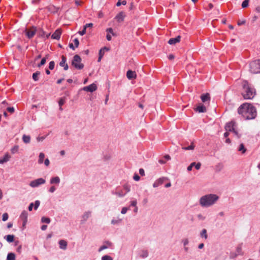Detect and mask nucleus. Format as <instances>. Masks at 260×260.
<instances>
[{
  "label": "nucleus",
  "instance_id": "nucleus-48",
  "mask_svg": "<svg viewBox=\"0 0 260 260\" xmlns=\"http://www.w3.org/2000/svg\"><path fill=\"white\" fill-rule=\"evenodd\" d=\"M104 51H103V49H100V51H99V56H101V57H103V56H104Z\"/></svg>",
  "mask_w": 260,
  "mask_h": 260
},
{
  "label": "nucleus",
  "instance_id": "nucleus-50",
  "mask_svg": "<svg viewBox=\"0 0 260 260\" xmlns=\"http://www.w3.org/2000/svg\"><path fill=\"white\" fill-rule=\"evenodd\" d=\"M44 164L46 166H48L50 164L49 160L48 158H46L44 161Z\"/></svg>",
  "mask_w": 260,
  "mask_h": 260
},
{
  "label": "nucleus",
  "instance_id": "nucleus-43",
  "mask_svg": "<svg viewBox=\"0 0 260 260\" xmlns=\"http://www.w3.org/2000/svg\"><path fill=\"white\" fill-rule=\"evenodd\" d=\"M86 29L84 27L82 31H79V34L81 36H83L86 34Z\"/></svg>",
  "mask_w": 260,
  "mask_h": 260
},
{
  "label": "nucleus",
  "instance_id": "nucleus-46",
  "mask_svg": "<svg viewBox=\"0 0 260 260\" xmlns=\"http://www.w3.org/2000/svg\"><path fill=\"white\" fill-rule=\"evenodd\" d=\"M128 210V208L126 207L122 208L121 213L123 214H125Z\"/></svg>",
  "mask_w": 260,
  "mask_h": 260
},
{
  "label": "nucleus",
  "instance_id": "nucleus-12",
  "mask_svg": "<svg viewBox=\"0 0 260 260\" xmlns=\"http://www.w3.org/2000/svg\"><path fill=\"white\" fill-rule=\"evenodd\" d=\"M61 31L60 29H58L55 31V32L52 35L51 38L58 40L60 38Z\"/></svg>",
  "mask_w": 260,
  "mask_h": 260
},
{
  "label": "nucleus",
  "instance_id": "nucleus-45",
  "mask_svg": "<svg viewBox=\"0 0 260 260\" xmlns=\"http://www.w3.org/2000/svg\"><path fill=\"white\" fill-rule=\"evenodd\" d=\"M133 178L135 181H139L140 179V177L138 174H135Z\"/></svg>",
  "mask_w": 260,
  "mask_h": 260
},
{
  "label": "nucleus",
  "instance_id": "nucleus-15",
  "mask_svg": "<svg viewBox=\"0 0 260 260\" xmlns=\"http://www.w3.org/2000/svg\"><path fill=\"white\" fill-rule=\"evenodd\" d=\"M167 178H165V177H162V178H159L158 179H157V180H156L155 181V182L153 184V186L154 187H158V186H159L160 185L162 184L164 182V181L165 180H167Z\"/></svg>",
  "mask_w": 260,
  "mask_h": 260
},
{
  "label": "nucleus",
  "instance_id": "nucleus-13",
  "mask_svg": "<svg viewBox=\"0 0 260 260\" xmlns=\"http://www.w3.org/2000/svg\"><path fill=\"white\" fill-rule=\"evenodd\" d=\"M126 76L128 79L132 80L136 78L137 74L135 71L128 70L126 73Z\"/></svg>",
  "mask_w": 260,
  "mask_h": 260
},
{
  "label": "nucleus",
  "instance_id": "nucleus-26",
  "mask_svg": "<svg viewBox=\"0 0 260 260\" xmlns=\"http://www.w3.org/2000/svg\"><path fill=\"white\" fill-rule=\"evenodd\" d=\"M22 140L24 143L27 144L30 142V137L29 136L24 135L22 137Z\"/></svg>",
  "mask_w": 260,
  "mask_h": 260
},
{
  "label": "nucleus",
  "instance_id": "nucleus-28",
  "mask_svg": "<svg viewBox=\"0 0 260 260\" xmlns=\"http://www.w3.org/2000/svg\"><path fill=\"white\" fill-rule=\"evenodd\" d=\"M40 75V72L37 71L32 74V79L34 81H37L39 80V76Z\"/></svg>",
  "mask_w": 260,
  "mask_h": 260
},
{
  "label": "nucleus",
  "instance_id": "nucleus-8",
  "mask_svg": "<svg viewBox=\"0 0 260 260\" xmlns=\"http://www.w3.org/2000/svg\"><path fill=\"white\" fill-rule=\"evenodd\" d=\"M28 214L26 211H23L20 216V219L22 221V227L24 228L27 221Z\"/></svg>",
  "mask_w": 260,
  "mask_h": 260
},
{
  "label": "nucleus",
  "instance_id": "nucleus-59",
  "mask_svg": "<svg viewBox=\"0 0 260 260\" xmlns=\"http://www.w3.org/2000/svg\"><path fill=\"white\" fill-rule=\"evenodd\" d=\"M119 221L118 220H114V219H113V220H112L111 221V223H112V224H117V223H119Z\"/></svg>",
  "mask_w": 260,
  "mask_h": 260
},
{
  "label": "nucleus",
  "instance_id": "nucleus-1",
  "mask_svg": "<svg viewBox=\"0 0 260 260\" xmlns=\"http://www.w3.org/2000/svg\"><path fill=\"white\" fill-rule=\"evenodd\" d=\"M238 112L246 120L253 119L257 115L256 110L254 106L247 103L241 105L238 108Z\"/></svg>",
  "mask_w": 260,
  "mask_h": 260
},
{
  "label": "nucleus",
  "instance_id": "nucleus-53",
  "mask_svg": "<svg viewBox=\"0 0 260 260\" xmlns=\"http://www.w3.org/2000/svg\"><path fill=\"white\" fill-rule=\"evenodd\" d=\"M241 251H242V249L241 247H237V253L236 254V255L240 254L241 252Z\"/></svg>",
  "mask_w": 260,
  "mask_h": 260
},
{
  "label": "nucleus",
  "instance_id": "nucleus-49",
  "mask_svg": "<svg viewBox=\"0 0 260 260\" xmlns=\"http://www.w3.org/2000/svg\"><path fill=\"white\" fill-rule=\"evenodd\" d=\"M137 202L136 200L133 201L131 202V205L132 206L136 207Z\"/></svg>",
  "mask_w": 260,
  "mask_h": 260
},
{
  "label": "nucleus",
  "instance_id": "nucleus-64",
  "mask_svg": "<svg viewBox=\"0 0 260 260\" xmlns=\"http://www.w3.org/2000/svg\"><path fill=\"white\" fill-rule=\"evenodd\" d=\"M255 10L256 12L260 13V6L256 7Z\"/></svg>",
  "mask_w": 260,
  "mask_h": 260
},
{
  "label": "nucleus",
  "instance_id": "nucleus-34",
  "mask_svg": "<svg viewBox=\"0 0 260 260\" xmlns=\"http://www.w3.org/2000/svg\"><path fill=\"white\" fill-rule=\"evenodd\" d=\"M201 236L202 237H204L206 239L207 238L208 236L207 234V230L206 229H203L201 233Z\"/></svg>",
  "mask_w": 260,
  "mask_h": 260
},
{
  "label": "nucleus",
  "instance_id": "nucleus-63",
  "mask_svg": "<svg viewBox=\"0 0 260 260\" xmlns=\"http://www.w3.org/2000/svg\"><path fill=\"white\" fill-rule=\"evenodd\" d=\"M75 4H76V5L79 6V5H81L82 2L80 1H76Z\"/></svg>",
  "mask_w": 260,
  "mask_h": 260
},
{
  "label": "nucleus",
  "instance_id": "nucleus-7",
  "mask_svg": "<svg viewBox=\"0 0 260 260\" xmlns=\"http://www.w3.org/2000/svg\"><path fill=\"white\" fill-rule=\"evenodd\" d=\"M45 182L46 181L44 179L40 178L31 181L29 183V185L32 187H37L40 185L44 184Z\"/></svg>",
  "mask_w": 260,
  "mask_h": 260
},
{
  "label": "nucleus",
  "instance_id": "nucleus-21",
  "mask_svg": "<svg viewBox=\"0 0 260 260\" xmlns=\"http://www.w3.org/2000/svg\"><path fill=\"white\" fill-rule=\"evenodd\" d=\"M59 248L63 250H66L67 247V242L64 240H60L59 241Z\"/></svg>",
  "mask_w": 260,
  "mask_h": 260
},
{
  "label": "nucleus",
  "instance_id": "nucleus-29",
  "mask_svg": "<svg viewBox=\"0 0 260 260\" xmlns=\"http://www.w3.org/2000/svg\"><path fill=\"white\" fill-rule=\"evenodd\" d=\"M7 260H15V255L13 253H10L8 254Z\"/></svg>",
  "mask_w": 260,
  "mask_h": 260
},
{
  "label": "nucleus",
  "instance_id": "nucleus-17",
  "mask_svg": "<svg viewBox=\"0 0 260 260\" xmlns=\"http://www.w3.org/2000/svg\"><path fill=\"white\" fill-rule=\"evenodd\" d=\"M181 37L180 36H177L175 38H171L169 41L168 43L170 45H174L177 43H178L180 41Z\"/></svg>",
  "mask_w": 260,
  "mask_h": 260
},
{
  "label": "nucleus",
  "instance_id": "nucleus-10",
  "mask_svg": "<svg viewBox=\"0 0 260 260\" xmlns=\"http://www.w3.org/2000/svg\"><path fill=\"white\" fill-rule=\"evenodd\" d=\"M112 246V243L111 242L109 241H105L104 242V244L100 247V248L98 250V251L101 252L102 250L107 249L108 248H110Z\"/></svg>",
  "mask_w": 260,
  "mask_h": 260
},
{
  "label": "nucleus",
  "instance_id": "nucleus-37",
  "mask_svg": "<svg viewBox=\"0 0 260 260\" xmlns=\"http://www.w3.org/2000/svg\"><path fill=\"white\" fill-rule=\"evenodd\" d=\"M148 255V252L147 251H142V253L141 255V257H143V258H145V257H147Z\"/></svg>",
  "mask_w": 260,
  "mask_h": 260
},
{
  "label": "nucleus",
  "instance_id": "nucleus-51",
  "mask_svg": "<svg viewBox=\"0 0 260 260\" xmlns=\"http://www.w3.org/2000/svg\"><path fill=\"white\" fill-rule=\"evenodd\" d=\"M139 173H140V174L141 176H144V175H145V172H144V169H140L139 170Z\"/></svg>",
  "mask_w": 260,
  "mask_h": 260
},
{
  "label": "nucleus",
  "instance_id": "nucleus-14",
  "mask_svg": "<svg viewBox=\"0 0 260 260\" xmlns=\"http://www.w3.org/2000/svg\"><path fill=\"white\" fill-rule=\"evenodd\" d=\"M59 65L63 67L64 70H67L69 68L68 64L66 63V58L63 55L61 56V61L60 62Z\"/></svg>",
  "mask_w": 260,
  "mask_h": 260
},
{
  "label": "nucleus",
  "instance_id": "nucleus-3",
  "mask_svg": "<svg viewBox=\"0 0 260 260\" xmlns=\"http://www.w3.org/2000/svg\"><path fill=\"white\" fill-rule=\"evenodd\" d=\"M218 199V196L216 194H207L200 198V204L202 207H209L215 204Z\"/></svg>",
  "mask_w": 260,
  "mask_h": 260
},
{
  "label": "nucleus",
  "instance_id": "nucleus-33",
  "mask_svg": "<svg viewBox=\"0 0 260 260\" xmlns=\"http://www.w3.org/2000/svg\"><path fill=\"white\" fill-rule=\"evenodd\" d=\"M41 221L46 223H49L50 222V219L48 217H43L41 218Z\"/></svg>",
  "mask_w": 260,
  "mask_h": 260
},
{
  "label": "nucleus",
  "instance_id": "nucleus-60",
  "mask_svg": "<svg viewBox=\"0 0 260 260\" xmlns=\"http://www.w3.org/2000/svg\"><path fill=\"white\" fill-rule=\"evenodd\" d=\"M168 58L170 60H172L175 58V56L173 54H170L168 56Z\"/></svg>",
  "mask_w": 260,
  "mask_h": 260
},
{
  "label": "nucleus",
  "instance_id": "nucleus-62",
  "mask_svg": "<svg viewBox=\"0 0 260 260\" xmlns=\"http://www.w3.org/2000/svg\"><path fill=\"white\" fill-rule=\"evenodd\" d=\"M198 217L199 218V219H201V220L205 219V217H203L201 214H199L198 215Z\"/></svg>",
  "mask_w": 260,
  "mask_h": 260
},
{
  "label": "nucleus",
  "instance_id": "nucleus-4",
  "mask_svg": "<svg viewBox=\"0 0 260 260\" xmlns=\"http://www.w3.org/2000/svg\"><path fill=\"white\" fill-rule=\"evenodd\" d=\"M249 71L251 73H260V59L251 61L249 64Z\"/></svg>",
  "mask_w": 260,
  "mask_h": 260
},
{
  "label": "nucleus",
  "instance_id": "nucleus-52",
  "mask_svg": "<svg viewBox=\"0 0 260 260\" xmlns=\"http://www.w3.org/2000/svg\"><path fill=\"white\" fill-rule=\"evenodd\" d=\"M201 164L200 162H198V164H196L195 168L197 170H199L201 168Z\"/></svg>",
  "mask_w": 260,
  "mask_h": 260
},
{
  "label": "nucleus",
  "instance_id": "nucleus-19",
  "mask_svg": "<svg viewBox=\"0 0 260 260\" xmlns=\"http://www.w3.org/2000/svg\"><path fill=\"white\" fill-rule=\"evenodd\" d=\"M11 156L7 153L3 157L0 158V164H4L10 160Z\"/></svg>",
  "mask_w": 260,
  "mask_h": 260
},
{
  "label": "nucleus",
  "instance_id": "nucleus-56",
  "mask_svg": "<svg viewBox=\"0 0 260 260\" xmlns=\"http://www.w3.org/2000/svg\"><path fill=\"white\" fill-rule=\"evenodd\" d=\"M55 189L56 188L54 186H52L50 188L49 191L50 192H53L55 190Z\"/></svg>",
  "mask_w": 260,
  "mask_h": 260
},
{
  "label": "nucleus",
  "instance_id": "nucleus-32",
  "mask_svg": "<svg viewBox=\"0 0 260 260\" xmlns=\"http://www.w3.org/2000/svg\"><path fill=\"white\" fill-rule=\"evenodd\" d=\"M48 56V55H47L45 57H44L42 59L40 63L38 65V67H40L41 66H43L45 64L46 62V58H47Z\"/></svg>",
  "mask_w": 260,
  "mask_h": 260
},
{
  "label": "nucleus",
  "instance_id": "nucleus-22",
  "mask_svg": "<svg viewBox=\"0 0 260 260\" xmlns=\"http://www.w3.org/2000/svg\"><path fill=\"white\" fill-rule=\"evenodd\" d=\"M15 236L12 235H9L5 236L4 238L7 240L9 243H11L14 241Z\"/></svg>",
  "mask_w": 260,
  "mask_h": 260
},
{
  "label": "nucleus",
  "instance_id": "nucleus-58",
  "mask_svg": "<svg viewBox=\"0 0 260 260\" xmlns=\"http://www.w3.org/2000/svg\"><path fill=\"white\" fill-rule=\"evenodd\" d=\"M124 188L126 190L127 192H129L130 190L129 187L127 185H124Z\"/></svg>",
  "mask_w": 260,
  "mask_h": 260
},
{
  "label": "nucleus",
  "instance_id": "nucleus-44",
  "mask_svg": "<svg viewBox=\"0 0 260 260\" xmlns=\"http://www.w3.org/2000/svg\"><path fill=\"white\" fill-rule=\"evenodd\" d=\"M74 44L76 46V47H78V46H79V40L78 39H75L74 40Z\"/></svg>",
  "mask_w": 260,
  "mask_h": 260
},
{
  "label": "nucleus",
  "instance_id": "nucleus-36",
  "mask_svg": "<svg viewBox=\"0 0 260 260\" xmlns=\"http://www.w3.org/2000/svg\"><path fill=\"white\" fill-rule=\"evenodd\" d=\"M7 111L10 114H12L15 112V109L14 107H8L7 108Z\"/></svg>",
  "mask_w": 260,
  "mask_h": 260
},
{
  "label": "nucleus",
  "instance_id": "nucleus-55",
  "mask_svg": "<svg viewBox=\"0 0 260 260\" xmlns=\"http://www.w3.org/2000/svg\"><path fill=\"white\" fill-rule=\"evenodd\" d=\"M34 203H31L29 204V206H28V210L29 211H31L32 209V208L34 207Z\"/></svg>",
  "mask_w": 260,
  "mask_h": 260
},
{
  "label": "nucleus",
  "instance_id": "nucleus-30",
  "mask_svg": "<svg viewBox=\"0 0 260 260\" xmlns=\"http://www.w3.org/2000/svg\"><path fill=\"white\" fill-rule=\"evenodd\" d=\"M194 148L193 143H191V145L188 147H182V149L185 150H193Z\"/></svg>",
  "mask_w": 260,
  "mask_h": 260
},
{
  "label": "nucleus",
  "instance_id": "nucleus-20",
  "mask_svg": "<svg viewBox=\"0 0 260 260\" xmlns=\"http://www.w3.org/2000/svg\"><path fill=\"white\" fill-rule=\"evenodd\" d=\"M201 99L203 103L209 101L210 100V94L208 93L203 94L201 96Z\"/></svg>",
  "mask_w": 260,
  "mask_h": 260
},
{
  "label": "nucleus",
  "instance_id": "nucleus-39",
  "mask_svg": "<svg viewBox=\"0 0 260 260\" xmlns=\"http://www.w3.org/2000/svg\"><path fill=\"white\" fill-rule=\"evenodd\" d=\"M102 260H113V258L111 256L106 255L102 257Z\"/></svg>",
  "mask_w": 260,
  "mask_h": 260
},
{
  "label": "nucleus",
  "instance_id": "nucleus-2",
  "mask_svg": "<svg viewBox=\"0 0 260 260\" xmlns=\"http://www.w3.org/2000/svg\"><path fill=\"white\" fill-rule=\"evenodd\" d=\"M256 94L255 89L247 81L243 82L242 95L244 99H252Z\"/></svg>",
  "mask_w": 260,
  "mask_h": 260
},
{
  "label": "nucleus",
  "instance_id": "nucleus-23",
  "mask_svg": "<svg viewBox=\"0 0 260 260\" xmlns=\"http://www.w3.org/2000/svg\"><path fill=\"white\" fill-rule=\"evenodd\" d=\"M91 215V212L90 211H87L85 212L83 215H82V220L84 222L87 220V219Z\"/></svg>",
  "mask_w": 260,
  "mask_h": 260
},
{
  "label": "nucleus",
  "instance_id": "nucleus-42",
  "mask_svg": "<svg viewBox=\"0 0 260 260\" xmlns=\"http://www.w3.org/2000/svg\"><path fill=\"white\" fill-rule=\"evenodd\" d=\"M8 219V214L6 213L3 214V220L5 221L7 220Z\"/></svg>",
  "mask_w": 260,
  "mask_h": 260
},
{
  "label": "nucleus",
  "instance_id": "nucleus-40",
  "mask_svg": "<svg viewBox=\"0 0 260 260\" xmlns=\"http://www.w3.org/2000/svg\"><path fill=\"white\" fill-rule=\"evenodd\" d=\"M55 63L53 61L49 62V68L50 70H53L54 68Z\"/></svg>",
  "mask_w": 260,
  "mask_h": 260
},
{
  "label": "nucleus",
  "instance_id": "nucleus-9",
  "mask_svg": "<svg viewBox=\"0 0 260 260\" xmlns=\"http://www.w3.org/2000/svg\"><path fill=\"white\" fill-rule=\"evenodd\" d=\"M97 89V86L95 84L92 83L89 86L83 87V90L86 91L93 92L95 91Z\"/></svg>",
  "mask_w": 260,
  "mask_h": 260
},
{
  "label": "nucleus",
  "instance_id": "nucleus-16",
  "mask_svg": "<svg viewBox=\"0 0 260 260\" xmlns=\"http://www.w3.org/2000/svg\"><path fill=\"white\" fill-rule=\"evenodd\" d=\"M36 29L35 28H32L30 29H28L26 31V35L28 38H32L35 35Z\"/></svg>",
  "mask_w": 260,
  "mask_h": 260
},
{
  "label": "nucleus",
  "instance_id": "nucleus-31",
  "mask_svg": "<svg viewBox=\"0 0 260 260\" xmlns=\"http://www.w3.org/2000/svg\"><path fill=\"white\" fill-rule=\"evenodd\" d=\"M64 103H65V98H60L58 102V104L60 106V108H59L60 110H62L61 106L64 104Z\"/></svg>",
  "mask_w": 260,
  "mask_h": 260
},
{
  "label": "nucleus",
  "instance_id": "nucleus-47",
  "mask_svg": "<svg viewBox=\"0 0 260 260\" xmlns=\"http://www.w3.org/2000/svg\"><path fill=\"white\" fill-rule=\"evenodd\" d=\"M93 26V23H87L86 25L84 26V27L86 29L87 27H92Z\"/></svg>",
  "mask_w": 260,
  "mask_h": 260
},
{
  "label": "nucleus",
  "instance_id": "nucleus-6",
  "mask_svg": "<svg viewBox=\"0 0 260 260\" xmlns=\"http://www.w3.org/2000/svg\"><path fill=\"white\" fill-rule=\"evenodd\" d=\"M235 122L231 121L228 123L225 126V129L226 131L233 132L234 134L239 138L241 136L238 133V132L235 128Z\"/></svg>",
  "mask_w": 260,
  "mask_h": 260
},
{
  "label": "nucleus",
  "instance_id": "nucleus-5",
  "mask_svg": "<svg viewBox=\"0 0 260 260\" xmlns=\"http://www.w3.org/2000/svg\"><path fill=\"white\" fill-rule=\"evenodd\" d=\"M72 65L78 70H81L84 68V64L81 63V58L78 55H75L73 57Z\"/></svg>",
  "mask_w": 260,
  "mask_h": 260
},
{
  "label": "nucleus",
  "instance_id": "nucleus-61",
  "mask_svg": "<svg viewBox=\"0 0 260 260\" xmlns=\"http://www.w3.org/2000/svg\"><path fill=\"white\" fill-rule=\"evenodd\" d=\"M103 16H104L103 13L101 11L99 12V14H98V17L99 18H102Z\"/></svg>",
  "mask_w": 260,
  "mask_h": 260
},
{
  "label": "nucleus",
  "instance_id": "nucleus-11",
  "mask_svg": "<svg viewBox=\"0 0 260 260\" xmlns=\"http://www.w3.org/2000/svg\"><path fill=\"white\" fill-rule=\"evenodd\" d=\"M125 16L126 15L125 14V13L124 12L121 11L116 16L115 19L116 20L117 22H121L124 20V19L125 17Z\"/></svg>",
  "mask_w": 260,
  "mask_h": 260
},
{
  "label": "nucleus",
  "instance_id": "nucleus-38",
  "mask_svg": "<svg viewBox=\"0 0 260 260\" xmlns=\"http://www.w3.org/2000/svg\"><path fill=\"white\" fill-rule=\"evenodd\" d=\"M106 32L109 34H111L113 36H116L115 34L113 32V30L112 28H108L106 29Z\"/></svg>",
  "mask_w": 260,
  "mask_h": 260
},
{
  "label": "nucleus",
  "instance_id": "nucleus-24",
  "mask_svg": "<svg viewBox=\"0 0 260 260\" xmlns=\"http://www.w3.org/2000/svg\"><path fill=\"white\" fill-rule=\"evenodd\" d=\"M59 182H60V178L57 176L52 177L50 179V183L51 184H58Z\"/></svg>",
  "mask_w": 260,
  "mask_h": 260
},
{
  "label": "nucleus",
  "instance_id": "nucleus-41",
  "mask_svg": "<svg viewBox=\"0 0 260 260\" xmlns=\"http://www.w3.org/2000/svg\"><path fill=\"white\" fill-rule=\"evenodd\" d=\"M40 202L39 201H38V200L36 201L35 203V207H34L35 210H37L39 206H40Z\"/></svg>",
  "mask_w": 260,
  "mask_h": 260
},
{
  "label": "nucleus",
  "instance_id": "nucleus-35",
  "mask_svg": "<svg viewBox=\"0 0 260 260\" xmlns=\"http://www.w3.org/2000/svg\"><path fill=\"white\" fill-rule=\"evenodd\" d=\"M249 0H244L242 4V8H247L248 6Z\"/></svg>",
  "mask_w": 260,
  "mask_h": 260
},
{
  "label": "nucleus",
  "instance_id": "nucleus-54",
  "mask_svg": "<svg viewBox=\"0 0 260 260\" xmlns=\"http://www.w3.org/2000/svg\"><path fill=\"white\" fill-rule=\"evenodd\" d=\"M116 194L119 197H122L125 195V194H123L122 192H117Z\"/></svg>",
  "mask_w": 260,
  "mask_h": 260
},
{
  "label": "nucleus",
  "instance_id": "nucleus-18",
  "mask_svg": "<svg viewBox=\"0 0 260 260\" xmlns=\"http://www.w3.org/2000/svg\"><path fill=\"white\" fill-rule=\"evenodd\" d=\"M195 110L199 113H204L206 112V108L204 105L200 104L195 109Z\"/></svg>",
  "mask_w": 260,
  "mask_h": 260
},
{
  "label": "nucleus",
  "instance_id": "nucleus-25",
  "mask_svg": "<svg viewBox=\"0 0 260 260\" xmlns=\"http://www.w3.org/2000/svg\"><path fill=\"white\" fill-rule=\"evenodd\" d=\"M238 150L239 152H241V153L243 154L246 152L247 149H246V148H245L244 144L243 143H241V144H240V145L238 149Z\"/></svg>",
  "mask_w": 260,
  "mask_h": 260
},
{
  "label": "nucleus",
  "instance_id": "nucleus-27",
  "mask_svg": "<svg viewBox=\"0 0 260 260\" xmlns=\"http://www.w3.org/2000/svg\"><path fill=\"white\" fill-rule=\"evenodd\" d=\"M45 158V154L43 152H41L39 156L38 163L41 164L43 162Z\"/></svg>",
  "mask_w": 260,
  "mask_h": 260
},
{
  "label": "nucleus",
  "instance_id": "nucleus-57",
  "mask_svg": "<svg viewBox=\"0 0 260 260\" xmlns=\"http://www.w3.org/2000/svg\"><path fill=\"white\" fill-rule=\"evenodd\" d=\"M106 38L108 40V41H111V39H112V37L111 36V35L109 34H108L107 35V36H106Z\"/></svg>",
  "mask_w": 260,
  "mask_h": 260
}]
</instances>
